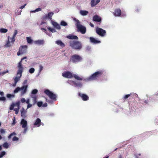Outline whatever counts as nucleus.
Returning a JSON list of instances; mask_svg holds the SVG:
<instances>
[{"label": "nucleus", "mask_w": 158, "mask_h": 158, "mask_svg": "<svg viewBox=\"0 0 158 158\" xmlns=\"http://www.w3.org/2000/svg\"><path fill=\"white\" fill-rule=\"evenodd\" d=\"M52 25H53V26L55 27L58 24V23L56 22H54V21H52Z\"/></svg>", "instance_id": "obj_45"}, {"label": "nucleus", "mask_w": 158, "mask_h": 158, "mask_svg": "<svg viewBox=\"0 0 158 158\" xmlns=\"http://www.w3.org/2000/svg\"><path fill=\"white\" fill-rule=\"evenodd\" d=\"M26 5V4H25L23 5L22 6H20L19 8L20 9H23L24 8L25 6Z\"/></svg>", "instance_id": "obj_57"}, {"label": "nucleus", "mask_w": 158, "mask_h": 158, "mask_svg": "<svg viewBox=\"0 0 158 158\" xmlns=\"http://www.w3.org/2000/svg\"><path fill=\"white\" fill-rule=\"evenodd\" d=\"M44 41L43 40H37L35 42V44L39 45L43 44L44 43Z\"/></svg>", "instance_id": "obj_20"}, {"label": "nucleus", "mask_w": 158, "mask_h": 158, "mask_svg": "<svg viewBox=\"0 0 158 158\" xmlns=\"http://www.w3.org/2000/svg\"><path fill=\"white\" fill-rule=\"evenodd\" d=\"M35 70H29V72L31 73H33L35 71Z\"/></svg>", "instance_id": "obj_59"}, {"label": "nucleus", "mask_w": 158, "mask_h": 158, "mask_svg": "<svg viewBox=\"0 0 158 158\" xmlns=\"http://www.w3.org/2000/svg\"><path fill=\"white\" fill-rule=\"evenodd\" d=\"M5 153H6L4 151L1 152L0 154V158L2 157L5 155Z\"/></svg>", "instance_id": "obj_43"}, {"label": "nucleus", "mask_w": 158, "mask_h": 158, "mask_svg": "<svg viewBox=\"0 0 158 158\" xmlns=\"http://www.w3.org/2000/svg\"><path fill=\"white\" fill-rule=\"evenodd\" d=\"M17 34V31L16 30H15L14 33L13 34V37H14L15 38L16 35Z\"/></svg>", "instance_id": "obj_48"}, {"label": "nucleus", "mask_w": 158, "mask_h": 158, "mask_svg": "<svg viewBox=\"0 0 158 158\" xmlns=\"http://www.w3.org/2000/svg\"><path fill=\"white\" fill-rule=\"evenodd\" d=\"M27 42L29 44H32L33 42V40L31 39L30 37H26Z\"/></svg>", "instance_id": "obj_25"}, {"label": "nucleus", "mask_w": 158, "mask_h": 158, "mask_svg": "<svg viewBox=\"0 0 158 158\" xmlns=\"http://www.w3.org/2000/svg\"><path fill=\"white\" fill-rule=\"evenodd\" d=\"M131 94L130 93L129 94H127L124 96L123 97V98L124 100H126L127 98H128L129 97L131 96Z\"/></svg>", "instance_id": "obj_32"}, {"label": "nucleus", "mask_w": 158, "mask_h": 158, "mask_svg": "<svg viewBox=\"0 0 158 158\" xmlns=\"http://www.w3.org/2000/svg\"><path fill=\"white\" fill-rule=\"evenodd\" d=\"M21 102L22 103H24L25 102H26V100L25 99L23 98H22L21 99Z\"/></svg>", "instance_id": "obj_51"}, {"label": "nucleus", "mask_w": 158, "mask_h": 158, "mask_svg": "<svg viewBox=\"0 0 158 158\" xmlns=\"http://www.w3.org/2000/svg\"><path fill=\"white\" fill-rule=\"evenodd\" d=\"M73 77L76 79L78 80H82V78L81 77H79L76 74L73 75Z\"/></svg>", "instance_id": "obj_29"}, {"label": "nucleus", "mask_w": 158, "mask_h": 158, "mask_svg": "<svg viewBox=\"0 0 158 158\" xmlns=\"http://www.w3.org/2000/svg\"><path fill=\"white\" fill-rule=\"evenodd\" d=\"M6 100V98L4 97H0V101H5Z\"/></svg>", "instance_id": "obj_47"}, {"label": "nucleus", "mask_w": 158, "mask_h": 158, "mask_svg": "<svg viewBox=\"0 0 158 158\" xmlns=\"http://www.w3.org/2000/svg\"><path fill=\"white\" fill-rule=\"evenodd\" d=\"M41 124V120L39 118H38L34 123V125L36 126L37 127H39L40 126Z\"/></svg>", "instance_id": "obj_15"}, {"label": "nucleus", "mask_w": 158, "mask_h": 158, "mask_svg": "<svg viewBox=\"0 0 158 158\" xmlns=\"http://www.w3.org/2000/svg\"><path fill=\"white\" fill-rule=\"evenodd\" d=\"M27 45H22L19 48V51L17 52V55L19 56L27 52Z\"/></svg>", "instance_id": "obj_5"}, {"label": "nucleus", "mask_w": 158, "mask_h": 158, "mask_svg": "<svg viewBox=\"0 0 158 158\" xmlns=\"http://www.w3.org/2000/svg\"><path fill=\"white\" fill-rule=\"evenodd\" d=\"M82 60V57L80 56L74 54L71 57L70 61L73 63H77L81 61Z\"/></svg>", "instance_id": "obj_4"}, {"label": "nucleus", "mask_w": 158, "mask_h": 158, "mask_svg": "<svg viewBox=\"0 0 158 158\" xmlns=\"http://www.w3.org/2000/svg\"><path fill=\"white\" fill-rule=\"evenodd\" d=\"M76 22V26L77 29V31L80 32L81 33L84 34L86 32V28L85 27L82 26L80 24L79 21L77 19H75Z\"/></svg>", "instance_id": "obj_3"}, {"label": "nucleus", "mask_w": 158, "mask_h": 158, "mask_svg": "<svg viewBox=\"0 0 158 158\" xmlns=\"http://www.w3.org/2000/svg\"><path fill=\"white\" fill-rule=\"evenodd\" d=\"M15 106V103H13L12 104L10 105V110H12L14 109V107Z\"/></svg>", "instance_id": "obj_37"}, {"label": "nucleus", "mask_w": 158, "mask_h": 158, "mask_svg": "<svg viewBox=\"0 0 158 158\" xmlns=\"http://www.w3.org/2000/svg\"><path fill=\"white\" fill-rule=\"evenodd\" d=\"M66 37L69 39L71 40H78V38L76 35H69L66 36Z\"/></svg>", "instance_id": "obj_17"}, {"label": "nucleus", "mask_w": 158, "mask_h": 158, "mask_svg": "<svg viewBox=\"0 0 158 158\" xmlns=\"http://www.w3.org/2000/svg\"><path fill=\"white\" fill-rule=\"evenodd\" d=\"M32 98H33V100L34 102V103H35L36 102V100H37V96L35 95H32L31 96Z\"/></svg>", "instance_id": "obj_38"}, {"label": "nucleus", "mask_w": 158, "mask_h": 158, "mask_svg": "<svg viewBox=\"0 0 158 158\" xmlns=\"http://www.w3.org/2000/svg\"><path fill=\"white\" fill-rule=\"evenodd\" d=\"M48 29L52 33L56 32V30L54 29L51 28L50 27H48Z\"/></svg>", "instance_id": "obj_33"}, {"label": "nucleus", "mask_w": 158, "mask_h": 158, "mask_svg": "<svg viewBox=\"0 0 158 158\" xmlns=\"http://www.w3.org/2000/svg\"><path fill=\"white\" fill-rule=\"evenodd\" d=\"M96 32L99 35L102 37L104 36L106 33L105 30L99 27L97 28L96 29Z\"/></svg>", "instance_id": "obj_7"}, {"label": "nucleus", "mask_w": 158, "mask_h": 158, "mask_svg": "<svg viewBox=\"0 0 158 158\" xmlns=\"http://www.w3.org/2000/svg\"><path fill=\"white\" fill-rule=\"evenodd\" d=\"M102 74V72L98 71L94 73L89 77L85 79L84 80L86 81L96 80L99 77L101 76Z\"/></svg>", "instance_id": "obj_2"}, {"label": "nucleus", "mask_w": 158, "mask_h": 158, "mask_svg": "<svg viewBox=\"0 0 158 158\" xmlns=\"http://www.w3.org/2000/svg\"><path fill=\"white\" fill-rule=\"evenodd\" d=\"M19 108L18 107L17 108H15L14 109V110L15 111V114H17L19 112Z\"/></svg>", "instance_id": "obj_42"}, {"label": "nucleus", "mask_w": 158, "mask_h": 158, "mask_svg": "<svg viewBox=\"0 0 158 158\" xmlns=\"http://www.w3.org/2000/svg\"><path fill=\"white\" fill-rule=\"evenodd\" d=\"M95 0H91L90 4L92 7H93L97 5Z\"/></svg>", "instance_id": "obj_26"}, {"label": "nucleus", "mask_w": 158, "mask_h": 158, "mask_svg": "<svg viewBox=\"0 0 158 158\" xmlns=\"http://www.w3.org/2000/svg\"><path fill=\"white\" fill-rule=\"evenodd\" d=\"M20 124L22 125L23 128H26L27 127V122L24 119H22L21 120Z\"/></svg>", "instance_id": "obj_14"}, {"label": "nucleus", "mask_w": 158, "mask_h": 158, "mask_svg": "<svg viewBox=\"0 0 158 158\" xmlns=\"http://www.w3.org/2000/svg\"><path fill=\"white\" fill-rule=\"evenodd\" d=\"M20 79V78H19V77H15L14 78V81H15V83L16 84L18 82V81H19Z\"/></svg>", "instance_id": "obj_35"}, {"label": "nucleus", "mask_w": 158, "mask_h": 158, "mask_svg": "<svg viewBox=\"0 0 158 158\" xmlns=\"http://www.w3.org/2000/svg\"><path fill=\"white\" fill-rule=\"evenodd\" d=\"M88 13V11L86 10H81L80 11V14L84 16L86 15Z\"/></svg>", "instance_id": "obj_23"}, {"label": "nucleus", "mask_w": 158, "mask_h": 158, "mask_svg": "<svg viewBox=\"0 0 158 158\" xmlns=\"http://www.w3.org/2000/svg\"><path fill=\"white\" fill-rule=\"evenodd\" d=\"M55 27L56 29H58V30H60L61 29V27H60L59 24H58Z\"/></svg>", "instance_id": "obj_49"}, {"label": "nucleus", "mask_w": 158, "mask_h": 158, "mask_svg": "<svg viewBox=\"0 0 158 158\" xmlns=\"http://www.w3.org/2000/svg\"><path fill=\"white\" fill-rule=\"evenodd\" d=\"M19 140V138L16 136H14L12 139V140L14 141H17Z\"/></svg>", "instance_id": "obj_46"}, {"label": "nucleus", "mask_w": 158, "mask_h": 158, "mask_svg": "<svg viewBox=\"0 0 158 158\" xmlns=\"http://www.w3.org/2000/svg\"><path fill=\"white\" fill-rule=\"evenodd\" d=\"M78 95L84 101H86L89 99V97L85 94L79 93H78Z\"/></svg>", "instance_id": "obj_10"}, {"label": "nucleus", "mask_w": 158, "mask_h": 158, "mask_svg": "<svg viewBox=\"0 0 158 158\" xmlns=\"http://www.w3.org/2000/svg\"><path fill=\"white\" fill-rule=\"evenodd\" d=\"M43 102L41 101L37 103V105L39 107H40L42 106Z\"/></svg>", "instance_id": "obj_39"}, {"label": "nucleus", "mask_w": 158, "mask_h": 158, "mask_svg": "<svg viewBox=\"0 0 158 158\" xmlns=\"http://www.w3.org/2000/svg\"><path fill=\"white\" fill-rule=\"evenodd\" d=\"M15 106H17L19 108V102H16L15 104Z\"/></svg>", "instance_id": "obj_50"}, {"label": "nucleus", "mask_w": 158, "mask_h": 158, "mask_svg": "<svg viewBox=\"0 0 158 158\" xmlns=\"http://www.w3.org/2000/svg\"><path fill=\"white\" fill-rule=\"evenodd\" d=\"M16 123V122H15V118L14 117V119L13 120V123H12V125H15V124Z\"/></svg>", "instance_id": "obj_61"}, {"label": "nucleus", "mask_w": 158, "mask_h": 158, "mask_svg": "<svg viewBox=\"0 0 158 158\" xmlns=\"http://www.w3.org/2000/svg\"><path fill=\"white\" fill-rule=\"evenodd\" d=\"M16 135V134L15 132H13L11 134H10L8 136V138L9 139H10L11 137L14 135Z\"/></svg>", "instance_id": "obj_34"}, {"label": "nucleus", "mask_w": 158, "mask_h": 158, "mask_svg": "<svg viewBox=\"0 0 158 158\" xmlns=\"http://www.w3.org/2000/svg\"><path fill=\"white\" fill-rule=\"evenodd\" d=\"M8 31V30L6 29L2 28L0 29V31L2 33H6Z\"/></svg>", "instance_id": "obj_28"}, {"label": "nucleus", "mask_w": 158, "mask_h": 158, "mask_svg": "<svg viewBox=\"0 0 158 158\" xmlns=\"http://www.w3.org/2000/svg\"><path fill=\"white\" fill-rule=\"evenodd\" d=\"M32 105L31 104H28L27 106V109L29 108H30L32 106Z\"/></svg>", "instance_id": "obj_58"}, {"label": "nucleus", "mask_w": 158, "mask_h": 158, "mask_svg": "<svg viewBox=\"0 0 158 158\" xmlns=\"http://www.w3.org/2000/svg\"><path fill=\"white\" fill-rule=\"evenodd\" d=\"M53 14L54 13L52 12L48 13L47 15H46L45 18L46 19L48 18L49 19L51 20Z\"/></svg>", "instance_id": "obj_18"}, {"label": "nucleus", "mask_w": 158, "mask_h": 158, "mask_svg": "<svg viewBox=\"0 0 158 158\" xmlns=\"http://www.w3.org/2000/svg\"><path fill=\"white\" fill-rule=\"evenodd\" d=\"M153 133L154 135H156L158 134V132L157 131L155 130L153 132Z\"/></svg>", "instance_id": "obj_55"}, {"label": "nucleus", "mask_w": 158, "mask_h": 158, "mask_svg": "<svg viewBox=\"0 0 158 158\" xmlns=\"http://www.w3.org/2000/svg\"><path fill=\"white\" fill-rule=\"evenodd\" d=\"M10 39L11 40V41H10L11 43H12L13 44L14 43V42L15 41V37H12V38H11L9 37V39Z\"/></svg>", "instance_id": "obj_41"}, {"label": "nucleus", "mask_w": 158, "mask_h": 158, "mask_svg": "<svg viewBox=\"0 0 158 158\" xmlns=\"http://www.w3.org/2000/svg\"><path fill=\"white\" fill-rule=\"evenodd\" d=\"M0 132L1 134H3L5 133V131L3 129H1Z\"/></svg>", "instance_id": "obj_52"}, {"label": "nucleus", "mask_w": 158, "mask_h": 158, "mask_svg": "<svg viewBox=\"0 0 158 158\" xmlns=\"http://www.w3.org/2000/svg\"><path fill=\"white\" fill-rule=\"evenodd\" d=\"M22 61H20L18 63V68L19 69H23V65L22 64Z\"/></svg>", "instance_id": "obj_24"}, {"label": "nucleus", "mask_w": 158, "mask_h": 158, "mask_svg": "<svg viewBox=\"0 0 158 158\" xmlns=\"http://www.w3.org/2000/svg\"><path fill=\"white\" fill-rule=\"evenodd\" d=\"M10 41L9 40V36L8 37V40L6 44L5 45V47H10L11 46L10 44Z\"/></svg>", "instance_id": "obj_27"}, {"label": "nucleus", "mask_w": 158, "mask_h": 158, "mask_svg": "<svg viewBox=\"0 0 158 158\" xmlns=\"http://www.w3.org/2000/svg\"><path fill=\"white\" fill-rule=\"evenodd\" d=\"M6 97L8 98H10L11 97H14V95L10 94H8L6 95Z\"/></svg>", "instance_id": "obj_44"}, {"label": "nucleus", "mask_w": 158, "mask_h": 158, "mask_svg": "<svg viewBox=\"0 0 158 158\" xmlns=\"http://www.w3.org/2000/svg\"><path fill=\"white\" fill-rule=\"evenodd\" d=\"M56 43L61 47H64L65 46V44L60 40H58L56 41Z\"/></svg>", "instance_id": "obj_19"}, {"label": "nucleus", "mask_w": 158, "mask_h": 158, "mask_svg": "<svg viewBox=\"0 0 158 158\" xmlns=\"http://www.w3.org/2000/svg\"><path fill=\"white\" fill-rule=\"evenodd\" d=\"M27 85H23L21 87V95H23L26 93L27 90Z\"/></svg>", "instance_id": "obj_11"}, {"label": "nucleus", "mask_w": 158, "mask_h": 158, "mask_svg": "<svg viewBox=\"0 0 158 158\" xmlns=\"http://www.w3.org/2000/svg\"><path fill=\"white\" fill-rule=\"evenodd\" d=\"M93 20L94 21L100 23L102 21V19L99 16L95 15L93 17ZM99 24H100V23H99Z\"/></svg>", "instance_id": "obj_9"}, {"label": "nucleus", "mask_w": 158, "mask_h": 158, "mask_svg": "<svg viewBox=\"0 0 158 158\" xmlns=\"http://www.w3.org/2000/svg\"><path fill=\"white\" fill-rule=\"evenodd\" d=\"M89 25H90V26L91 27H94V25L92 23H89Z\"/></svg>", "instance_id": "obj_63"}, {"label": "nucleus", "mask_w": 158, "mask_h": 158, "mask_svg": "<svg viewBox=\"0 0 158 158\" xmlns=\"http://www.w3.org/2000/svg\"><path fill=\"white\" fill-rule=\"evenodd\" d=\"M118 158H123V156L121 155H120L118 157Z\"/></svg>", "instance_id": "obj_64"}, {"label": "nucleus", "mask_w": 158, "mask_h": 158, "mask_svg": "<svg viewBox=\"0 0 158 158\" xmlns=\"http://www.w3.org/2000/svg\"><path fill=\"white\" fill-rule=\"evenodd\" d=\"M22 70H19L17 74V77L20 78L22 75Z\"/></svg>", "instance_id": "obj_21"}, {"label": "nucleus", "mask_w": 158, "mask_h": 158, "mask_svg": "<svg viewBox=\"0 0 158 158\" xmlns=\"http://www.w3.org/2000/svg\"><path fill=\"white\" fill-rule=\"evenodd\" d=\"M26 110H25L24 109L23 107L21 110V116L23 118H25L26 116Z\"/></svg>", "instance_id": "obj_16"}, {"label": "nucleus", "mask_w": 158, "mask_h": 158, "mask_svg": "<svg viewBox=\"0 0 158 158\" xmlns=\"http://www.w3.org/2000/svg\"><path fill=\"white\" fill-rule=\"evenodd\" d=\"M41 8H38L35 9V11L37 12L41 10Z\"/></svg>", "instance_id": "obj_53"}, {"label": "nucleus", "mask_w": 158, "mask_h": 158, "mask_svg": "<svg viewBox=\"0 0 158 158\" xmlns=\"http://www.w3.org/2000/svg\"><path fill=\"white\" fill-rule=\"evenodd\" d=\"M21 90V88L19 87H17L14 90V93H18L19 91H20Z\"/></svg>", "instance_id": "obj_31"}, {"label": "nucleus", "mask_w": 158, "mask_h": 158, "mask_svg": "<svg viewBox=\"0 0 158 158\" xmlns=\"http://www.w3.org/2000/svg\"><path fill=\"white\" fill-rule=\"evenodd\" d=\"M48 104L47 103H45L42 105V106L43 107H46L47 106Z\"/></svg>", "instance_id": "obj_56"}, {"label": "nucleus", "mask_w": 158, "mask_h": 158, "mask_svg": "<svg viewBox=\"0 0 158 158\" xmlns=\"http://www.w3.org/2000/svg\"><path fill=\"white\" fill-rule=\"evenodd\" d=\"M62 75L64 77L67 78H71L73 77V74L69 71L63 73Z\"/></svg>", "instance_id": "obj_8"}, {"label": "nucleus", "mask_w": 158, "mask_h": 158, "mask_svg": "<svg viewBox=\"0 0 158 158\" xmlns=\"http://www.w3.org/2000/svg\"><path fill=\"white\" fill-rule=\"evenodd\" d=\"M89 39L90 42L94 44H98L100 43L101 42L100 41L97 40L94 38L92 37H90Z\"/></svg>", "instance_id": "obj_12"}, {"label": "nucleus", "mask_w": 158, "mask_h": 158, "mask_svg": "<svg viewBox=\"0 0 158 158\" xmlns=\"http://www.w3.org/2000/svg\"><path fill=\"white\" fill-rule=\"evenodd\" d=\"M73 83L74 85L76 86L81 87L82 85V83L81 82H79L77 83L75 81H73Z\"/></svg>", "instance_id": "obj_22"}, {"label": "nucleus", "mask_w": 158, "mask_h": 158, "mask_svg": "<svg viewBox=\"0 0 158 158\" xmlns=\"http://www.w3.org/2000/svg\"><path fill=\"white\" fill-rule=\"evenodd\" d=\"M41 30H42L43 31H44L45 32V33H46V32L47 31V30L46 29H45V28H41Z\"/></svg>", "instance_id": "obj_60"}, {"label": "nucleus", "mask_w": 158, "mask_h": 158, "mask_svg": "<svg viewBox=\"0 0 158 158\" xmlns=\"http://www.w3.org/2000/svg\"><path fill=\"white\" fill-rule=\"evenodd\" d=\"M24 131H23V133H25L26 131H27V127L26 128H24Z\"/></svg>", "instance_id": "obj_54"}, {"label": "nucleus", "mask_w": 158, "mask_h": 158, "mask_svg": "<svg viewBox=\"0 0 158 158\" xmlns=\"http://www.w3.org/2000/svg\"><path fill=\"white\" fill-rule=\"evenodd\" d=\"M38 92V90L37 89H34L32 90L31 92V94H36Z\"/></svg>", "instance_id": "obj_40"}, {"label": "nucleus", "mask_w": 158, "mask_h": 158, "mask_svg": "<svg viewBox=\"0 0 158 158\" xmlns=\"http://www.w3.org/2000/svg\"><path fill=\"white\" fill-rule=\"evenodd\" d=\"M3 147L5 148H9V144L7 142L4 143L2 145Z\"/></svg>", "instance_id": "obj_30"}, {"label": "nucleus", "mask_w": 158, "mask_h": 158, "mask_svg": "<svg viewBox=\"0 0 158 158\" xmlns=\"http://www.w3.org/2000/svg\"><path fill=\"white\" fill-rule=\"evenodd\" d=\"M113 14L115 16H119L121 14V11L119 8L116 9L115 10L114 12L113 13Z\"/></svg>", "instance_id": "obj_13"}, {"label": "nucleus", "mask_w": 158, "mask_h": 158, "mask_svg": "<svg viewBox=\"0 0 158 158\" xmlns=\"http://www.w3.org/2000/svg\"><path fill=\"white\" fill-rule=\"evenodd\" d=\"M69 43L70 46L73 49L79 50L82 48V46L81 43L78 41H71Z\"/></svg>", "instance_id": "obj_1"}, {"label": "nucleus", "mask_w": 158, "mask_h": 158, "mask_svg": "<svg viewBox=\"0 0 158 158\" xmlns=\"http://www.w3.org/2000/svg\"><path fill=\"white\" fill-rule=\"evenodd\" d=\"M60 25L62 26H66L67 25V24L66 22L64 21H62L60 23Z\"/></svg>", "instance_id": "obj_36"}, {"label": "nucleus", "mask_w": 158, "mask_h": 158, "mask_svg": "<svg viewBox=\"0 0 158 158\" xmlns=\"http://www.w3.org/2000/svg\"><path fill=\"white\" fill-rule=\"evenodd\" d=\"M0 94L1 96H3L4 95V92L2 91H0Z\"/></svg>", "instance_id": "obj_62"}, {"label": "nucleus", "mask_w": 158, "mask_h": 158, "mask_svg": "<svg viewBox=\"0 0 158 158\" xmlns=\"http://www.w3.org/2000/svg\"><path fill=\"white\" fill-rule=\"evenodd\" d=\"M44 93L47 94L51 99L56 100V96L49 90L47 89L45 90Z\"/></svg>", "instance_id": "obj_6"}]
</instances>
